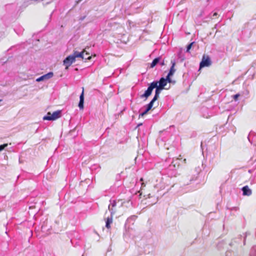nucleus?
Returning <instances> with one entry per match:
<instances>
[{
	"instance_id": "nucleus-1",
	"label": "nucleus",
	"mask_w": 256,
	"mask_h": 256,
	"mask_svg": "<svg viewBox=\"0 0 256 256\" xmlns=\"http://www.w3.org/2000/svg\"><path fill=\"white\" fill-rule=\"evenodd\" d=\"M170 86L166 87V81L164 78H161L159 80H154L148 86L147 90L140 96H150L154 90L156 89L154 96H158L162 90H168Z\"/></svg>"
},
{
	"instance_id": "nucleus-2",
	"label": "nucleus",
	"mask_w": 256,
	"mask_h": 256,
	"mask_svg": "<svg viewBox=\"0 0 256 256\" xmlns=\"http://www.w3.org/2000/svg\"><path fill=\"white\" fill-rule=\"evenodd\" d=\"M124 204L125 202H122V200H118V202L112 201L108 206V210L111 212V215L116 214L118 216L122 215L126 212Z\"/></svg>"
},
{
	"instance_id": "nucleus-3",
	"label": "nucleus",
	"mask_w": 256,
	"mask_h": 256,
	"mask_svg": "<svg viewBox=\"0 0 256 256\" xmlns=\"http://www.w3.org/2000/svg\"><path fill=\"white\" fill-rule=\"evenodd\" d=\"M62 116V111L58 110L54 112L52 114L48 112L47 115L44 118V120H54L60 118Z\"/></svg>"
},
{
	"instance_id": "nucleus-4",
	"label": "nucleus",
	"mask_w": 256,
	"mask_h": 256,
	"mask_svg": "<svg viewBox=\"0 0 256 256\" xmlns=\"http://www.w3.org/2000/svg\"><path fill=\"white\" fill-rule=\"evenodd\" d=\"M158 97H154L152 100L146 106V109L142 112L139 115V118L140 117H143L145 114H146L148 112L152 109L154 106V108L158 106V102H156V104H154L156 101L158 100Z\"/></svg>"
},
{
	"instance_id": "nucleus-5",
	"label": "nucleus",
	"mask_w": 256,
	"mask_h": 256,
	"mask_svg": "<svg viewBox=\"0 0 256 256\" xmlns=\"http://www.w3.org/2000/svg\"><path fill=\"white\" fill-rule=\"evenodd\" d=\"M171 64H172V66L170 67V71H169L166 78H164V80H165L166 81V86H167L168 82H171L172 80H171L170 77L174 74V73L175 72L176 70V69L174 68V66L176 65V62L174 60H171Z\"/></svg>"
},
{
	"instance_id": "nucleus-6",
	"label": "nucleus",
	"mask_w": 256,
	"mask_h": 256,
	"mask_svg": "<svg viewBox=\"0 0 256 256\" xmlns=\"http://www.w3.org/2000/svg\"><path fill=\"white\" fill-rule=\"evenodd\" d=\"M212 62L208 56L204 55L202 60L200 64V68H202L204 67H208L211 65Z\"/></svg>"
},
{
	"instance_id": "nucleus-7",
	"label": "nucleus",
	"mask_w": 256,
	"mask_h": 256,
	"mask_svg": "<svg viewBox=\"0 0 256 256\" xmlns=\"http://www.w3.org/2000/svg\"><path fill=\"white\" fill-rule=\"evenodd\" d=\"M75 62L74 57L72 54L67 56L63 61V64L66 66V69H68V67Z\"/></svg>"
},
{
	"instance_id": "nucleus-8",
	"label": "nucleus",
	"mask_w": 256,
	"mask_h": 256,
	"mask_svg": "<svg viewBox=\"0 0 256 256\" xmlns=\"http://www.w3.org/2000/svg\"><path fill=\"white\" fill-rule=\"evenodd\" d=\"M54 76L52 72H49L46 74H44L36 80V81L40 82L41 81H46L51 78Z\"/></svg>"
},
{
	"instance_id": "nucleus-9",
	"label": "nucleus",
	"mask_w": 256,
	"mask_h": 256,
	"mask_svg": "<svg viewBox=\"0 0 256 256\" xmlns=\"http://www.w3.org/2000/svg\"><path fill=\"white\" fill-rule=\"evenodd\" d=\"M86 52V50H84L82 52H74L72 54V56L74 57V60H76V58H81L82 59L85 60H90L92 58L91 56H88V57H84V53Z\"/></svg>"
},
{
	"instance_id": "nucleus-10",
	"label": "nucleus",
	"mask_w": 256,
	"mask_h": 256,
	"mask_svg": "<svg viewBox=\"0 0 256 256\" xmlns=\"http://www.w3.org/2000/svg\"><path fill=\"white\" fill-rule=\"evenodd\" d=\"M244 196H250L252 194V190L249 188L248 186H246L242 188Z\"/></svg>"
},
{
	"instance_id": "nucleus-11",
	"label": "nucleus",
	"mask_w": 256,
	"mask_h": 256,
	"mask_svg": "<svg viewBox=\"0 0 256 256\" xmlns=\"http://www.w3.org/2000/svg\"><path fill=\"white\" fill-rule=\"evenodd\" d=\"M112 216L111 215L110 217H108L106 219V227L107 228L110 229V224H112Z\"/></svg>"
},
{
	"instance_id": "nucleus-12",
	"label": "nucleus",
	"mask_w": 256,
	"mask_h": 256,
	"mask_svg": "<svg viewBox=\"0 0 256 256\" xmlns=\"http://www.w3.org/2000/svg\"><path fill=\"white\" fill-rule=\"evenodd\" d=\"M160 59L161 58L160 57L155 58L151 63L150 67L152 68L154 67L158 64L160 62Z\"/></svg>"
},
{
	"instance_id": "nucleus-13",
	"label": "nucleus",
	"mask_w": 256,
	"mask_h": 256,
	"mask_svg": "<svg viewBox=\"0 0 256 256\" xmlns=\"http://www.w3.org/2000/svg\"><path fill=\"white\" fill-rule=\"evenodd\" d=\"M80 98V100L78 106L80 110H82L84 109V97Z\"/></svg>"
},
{
	"instance_id": "nucleus-14",
	"label": "nucleus",
	"mask_w": 256,
	"mask_h": 256,
	"mask_svg": "<svg viewBox=\"0 0 256 256\" xmlns=\"http://www.w3.org/2000/svg\"><path fill=\"white\" fill-rule=\"evenodd\" d=\"M194 42H192L191 43H190L186 47V52H189L190 49L192 48L193 44H194Z\"/></svg>"
},
{
	"instance_id": "nucleus-15",
	"label": "nucleus",
	"mask_w": 256,
	"mask_h": 256,
	"mask_svg": "<svg viewBox=\"0 0 256 256\" xmlns=\"http://www.w3.org/2000/svg\"><path fill=\"white\" fill-rule=\"evenodd\" d=\"M8 146L7 144H5L0 146V151L3 150L6 147Z\"/></svg>"
},
{
	"instance_id": "nucleus-16",
	"label": "nucleus",
	"mask_w": 256,
	"mask_h": 256,
	"mask_svg": "<svg viewBox=\"0 0 256 256\" xmlns=\"http://www.w3.org/2000/svg\"><path fill=\"white\" fill-rule=\"evenodd\" d=\"M159 63H160V65L162 66H164V60L162 61V62L160 60V62Z\"/></svg>"
},
{
	"instance_id": "nucleus-17",
	"label": "nucleus",
	"mask_w": 256,
	"mask_h": 256,
	"mask_svg": "<svg viewBox=\"0 0 256 256\" xmlns=\"http://www.w3.org/2000/svg\"><path fill=\"white\" fill-rule=\"evenodd\" d=\"M248 94V90H246L242 94V95H247Z\"/></svg>"
},
{
	"instance_id": "nucleus-18",
	"label": "nucleus",
	"mask_w": 256,
	"mask_h": 256,
	"mask_svg": "<svg viewBox=\"0 0 256 256\" xmlns=\"http://www.w3.org/2000/svg\"><path fill=\"white\" fill-rule=\"evenodd\" d=\"M146 186V184L144 183V182H142V186H141V188H144Z\"/></svg>"
},
{
	"instance_id": "nucleus-19",
	"label": "nucleus",
	"mask_w": 256,
	"mask_h": 256,
	"mask_svg": "<svg viewBox=\"0 0 256 256\" xmlns=\"http://www.w3.org/2000/svg\"><path fill=\"white\" fill-rule=\"evenodd\" d=\"M241 96V94H240L239 93H238V94H234V95H232V96Z\"/></svg>"
},
{
	"instance_id": "nucleus-20",
	"label": "nucleus",
	"mask_w": 256,
	"mask_h": 256,
	"mask_svg": "<svg viewBox=\"0 0 256 256\" xmlns=\"http://www.w3.org/2000/svg\"><path fill=\"white\" fill-rule=\"evenodd\" d=\"M86 52V56H84V57H88V56H90V54L88 53L87 52H86V51L85 52Z\"/></svg>"
},
{
	"instance_id": "nucleus-21",
	"label": "nucleus",
	"mask_w": 256,
	"mask_h": 256,
	"mask_svg": "<svg viewBox=\"0 0 256 256\" xmlns=\"http://www.w3.org/2000/svg\"><path fill=\"white\" fill-rule=\"evenodd\" d=\"M84 89H83V90H82V94H80V96H84Z\"/></svg>"
},
{
	"instance_id": "nucleus-22",
	"label": "nucleus",
	"mask_w": 256,
	"mask_h": 256,
	"mask_svg": "<svg viewBox=\"0 0 256 256\" xmlns=\"http://www.w3.org/2000/svg\"><path fill=\"white\" fill-rule=\"evenodd\" d=\"M217 16V13L214 12V13L212 16L214 17V16Z\"/></svg>"
},
{
	"instance_id": "nucleus-23",
	"label": "nucleus",
	"mask_w": 256,
	"mask_h": 256,
	"mask_svg": "<svg viewBox=\"0 0 256 256\" xmlns=\"http://www.w3.org/2000/svg\"><path fill=\"white\" fill-rule=\"evenodd\" d=\"M178 160H181L182 159V158L180 155L179 156L178 158Z\"/></svg>"
},
{
	"instance_id": "nucleus-24",
	"label": "nucleus",
	"mask_w": 256,
	"mask_h": 256,
	"mask_svg": "<svg viewBox=\"0 0 256 256\" xmlns=\"http://www.w3.org/2000/svg\"><path fill=\"white\" fill-rule=\"evenodd\" d=\"M234 100H238V97L236 96V97H234Z\"/></svg>"
},
{
	"instance_id": "nucleus-25",
	"label": "nucleus",
	"mask_w": 256,
	"mask_h": 256,
	"mask_svg": "<svg viewBox=\"0 0 256 256\" xmlns=\"http://www.w3.org/2000/svg\"><path fill=\"white\" fill-rule=\"evenodd\" d=\"M140 180L141 182H143V180H144L143 178H140Z\"/></svg>"
},
{
	"instance_id": "nucleus-26",
	"label": "nucleus",
	"mask_w": 256,
	"mask_h": 256,
	"mask_svg": "<svg viewBox=\"0 0 256 256\" xmlns=\"http://www.w3.org/2000/svg\"><path fill=\"white\" fill-rule=\"evenodd\" d=\"M178 57H179L180 58H182V57H181V56H180V53L178 54Z\"/></svg>"
},
{
	"instance_id": "nucleus-27",
	"label": "nucleus",
	"mask_w": 256,
	"mask_h": 256,
	"mask_svg": "<svg viewBox=\"0 0 256 256\" xmlns=\"http://www.w3.org/2000/svg\"><path fill=\"white\" fill-rule=\"evenodd\" d=\"M184 162L185 163H186V159H184Z\"/></svg>"
},
{
	"instance_id": "nucleus-28",
	"label": "nucleus",
	"mask_w": 256,
	"mask_h": 256,
	"mask_svg": "<svg viewBox=\"0 0 256 256\" xmlns=\"http://www.w3.org/2000/svg\"><path fill=\"white\" fill-rule=\"evenodd\" d=\"M1 101V100H0V102Z\"/></svg>"
}]
</instances>
